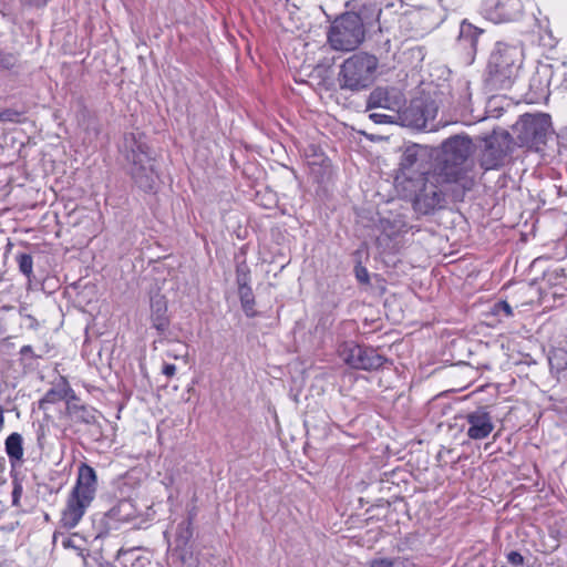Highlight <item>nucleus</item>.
<instances>
[{"label": "nucleus", "mask_w": 567, "mask_h": 567, "mask_svg": "<svg viewBox=\"0 0 567 567\" xmlns=\"http://www.w3.org/2000/svg\"><path fill=\"white\" fill-rule=\"evenodd\" d=\"M396 117L403 126L421 130L426 127L429 114L421 101H412L410 105L400 109Z\"/></svg>", "instance_id": "nucleus-15"}, {"label": "nucleus", "mask_w": 567, "mask_h": 567, "mask_svg": "<svg viewBox=\"0 0 567 567\" xmlns=\"http://www.w3.org/2000/svg\"><path fill=\"white\" fill-rule=\"evenodd\" d=\"M369 567H410V563L403 557H378L369 561Z\"/></svg>", "instance_id": "nucleus-22"}, {"label": "nucleus", "mask_w": 567, "mask_h": 567, "mask_svg": "<svg viewBox=\"0 0 567 567\" xmlns=\"http://www.w3.org/2000/svg\"><path fill=\"white\" fill-rule=\"evenodd\" d=\"M429 159V152L425 147L412 144L404 147L400 163L399 172L401 175L420 173L423 177L427 175L424 169V164Z\"/></svg>", "instance_id": "nucleus-12"}, {"label": "nucleus", "mask_w": 567, "mask_h": 567, "mask_svg": "<svg viewBox=\"0 0 567 567\" xmlns=\"http://www.w3.org/2000/svg\"><path fill=\"white\" fill-rule=\"evenodd\" d=\"M481 33L482 31L478 28L463 21L461 23L460 34L457 38L460 47L465 50H470V54L474 55Z\"/></svg>", "instance_id": "nucleus-17"}, {"label": "nucleus", "mask_w": 567, "mask_h": 567, "mask_svg": "<svg viewBox=\"0 0 567 567\" xmlns=\"http://www.w3.org/2000/svg\"><path fill=\"white\" fill-rule=\"evenodd\" d=\"M512 151L511 134L508 132H493L484 141V150L480 158V165L485 171L503 165Z\"/></svg>", "instance_id": "nucleus-9"}, {"label": "nucleus", "mask_w": 567, "mask_h": 567, "mask_svg": "<svg viewBox=\"0 0 567 567\" xmlns=\"http://www.w3.org/2000/svg\"><path fill=\"white\" fill-rule=\"evenodd\" d=\"M435 181L441 183L436 184L430 179H394L396 188H413L416 192L413 196V207L423 215L443 208L447 198L453 202L462 200L467 188L465 184L460 188V179Z\"/></svg>", "instance_id": "nucleus-1"}, {"label": "nucleus", "mask_w": 567, "mask_h": 567, "mask_svg": "<svg viewBox=\"0 0 567 567\" xmlns=\"http://www.w3.org/2000/svg\"><path fill=\"white\" fill-rule=\"evenodd\" d=\"M524 60L523 49L499 41L495 44L487 64L486 83L491 90H508L516 82Z\"/></svg>", "instance_id": "nucleus-2"}, {"label": "nucleus", "mask_w": 567, "mask_h": 567, "mask_svg": "<svg viewBox=\"0 0 567 567\" xmlns=\"http://www.w3.org/2000/svg\"><path fill=\"white\" fill-rule=\"evenodd\" d=\"M151 322L161 334H164L169 327L167 316V300L165 296L155 293L151 297Z\"/></svg>", "instance_id": "nucleus-16"}, {"label": "nucleus", "mask_w": 567, "mask_h": 567, "mask_svg": "<svg viewBox=\"0 0 567 567\" xmlns=\"http://www.w3.org/2000/svg\"><path fill=\"white\" fill-rule=\"evenodd\" d=\"M565 184L557 185V192L559 196H567V179H563Z\"/></svg>", "instance_id": "nucleus-37"}, {"label": "nucleus", "mask_w": 567, "mask_h": 567, "mask_svg": "<svg viewBox=\"0 0 567 567\" xmlns=\"http://www.w3.org/2000/svg\"><path fill=\"white\" fill-rule=\"evenodd\" d=\"M19 270L22 275L28 278L30 282L33 278V259L30 254L21 252L16 257Z\"/></svg>", "instance_id": "nucleus-24"}, {"label": "nucleus", "mask_w": 567, "mask_h": 567, "mask_svg": "<svg viewBox=\"0 0 567 567\" xmlns=\"http://www.w3.org/2000/svg\"><path fill=\"white\" fill-rule=\"evenodd\" d=\"M493 312L497 316L504 315L505 317L513 316V309L507 301H498L493 307Z\"/></svg>", "instance_id": "nucleus-29"}, {"label": "nucleus", "mask_w": 567, "mask_h": 567, "mask_svg": "<svg viewBox=\"0 0 567 567\" xmlns=\"http://www.w3.org/2000/svg\"><path fill=\"white\" fill-rule=\"evenodd\" d=\"M365 29L361 17L346 12L338 17L328 32V42L336 51H353L364 40Z\"/></svg>", "instance_id": "nucleus-6"}, {"label": "nucleus", "mask_w": 567, "mask_h": 567, "mask_svg": "<svg viewBox=\"0 0 567 567\" xmlns=\"http://www.w3.org/2000/svg\"><path fill=\"white\" fill-rule=\"evenodd\" d=\"M472 141L466 136H453L442 145L440 157L441 177H460L471 166Z\"/></svg>", "instance_id": "nucleus-7"}, {"label": "nucleus", "mask_w": 567, "mask_h": 567, "mask_svg": "<svg viewBox=\"0 0 567 567\" xmlns=\"http://www.w3.org/2000/svg\"><path fill=\"white\" fill-rule=\"evenodd\" d=\"M385 223H388V221L386 220H381V225H382L384 230H385V226H384Z\"/></svg>", "instance_id": "nucleus-41"}, {"label": "nucleus", "mask_w": 567, "mask_h": 567, "mask_svg": "<svg viewBox=\"0 0 567 567\" xmlns=\"http://www.w3.org/2000/svg\"><path fill=\"white\" fill-rule=\"evenodd\" d=\"M554 134L551 120L545 113H526L512 126L511 141L528 150L540 152Z\"/></svg>", "instance_id": "nucleus-4"}, {"label": "nucleus", "mask_w": 567, "mask_h": 567, "mask_svg": "<svg viewBox=\"0 0 567 567\" xmlns=\"http://www.w3.org/2000/svg\"><path fill=\"white\" fill-rule=\"evenodd\" d=\"M236 282L238 290L250 287V269L246 262H240L236 268Z\"/></svg>", "instance_id": "nucleus-25"}, {"label": "nucleus", "mask_w": 567, "mask_h": 567, "mask_svg": "<svg viewBox=\"0 0 567 567\" xmlns=\"http://www.w3.org/2000/svg\"><path fill=\"white\" fill-rule=\"evenodd\" d=\"M64 399V393L62 390L51 389L40 401V408H44L45 404H53Z\"/></svg>", "instance_id": "nucleus-26"}, {"label": "nucleus", "mask_w": 567, "mask_h": 567, "mask_svg": "<svg viewBox=\"0 0 567 567\" xmlns=\"http://www.w3.org/2000/svg\"><path fill=\"white\" fill-rule=\"evenodd\" d=\"M404 104L405 97L396 89L377 87L368 99V109H384L395 114Z\"/></svg>", "instance_id": "nucleus-14"}, {"label": "nucleus", "mask_w": 567, "mask_h": 567, "mask_svg": "<svg viewBox=\"0 0 567 567\" xmlns=\"http://www.w3.org/2000/svg\"><path fill=\"white\" fill-rule=\"evenodd\" d=\"M96 485L97 478L94 468L82 463L78 470L76 483L69 494L65 507L61 513V527L72 529L78 526L95 497Z\"/></svg>", "instance_id": "nucleus-3"}, {"label": "nucleus", "mask_w": 567, "mask_h": 567, "mask_svg": "<svg viewBox=\"0 0 567 567\" xmlns=\"http://www.w3.org/2000/svg\"><path fill=\"white\" fill-rule=\"evenodd\" d=\"M370 118H371L374 123H378V124H382V123H394V122H398V117H396V114H395V113H392V114H385V113H379V112H375V113H371V114H370Z\"/></svg>", "instance_id": "nucleus-28"}, {"label": "nucleus", "mask_w": 567, "mask_h": 567, "mask_svg": "<svg viewBox=\"0 0 567 567\" xmlns=\"http://www.w3.org/2000/svg\"><path fill=\"white\" fill-rule=\"evenodd\" d=\"M22 436L21 434L14 432L11 433L4 442L6 453L9 460L13 462H20L23 457V446H22Z\"/></svg>", "instance_id": "nucleus-21"}, {"label": "nucleus", "mask_w": 567, "mask_h": 567, "mask_svg": "<svg viewBox=\"0 0 567 567\" xmlns=\"http://www.w3.org/2000/svg\"><path fill=\"white\" fill-rule=\"evenodd\" d=\"M241 307L246 316L254 317L255 312V297L251 288H241L238 290Z\"/></svg>", "instance_id": "nucleus-23"}, {"label": "nucleus", "mask_w": 567, "mask_h": 567, "mask_svg": "<svg viewBox=\"0 0 567 567\" xmlns=\"http://www.w3.org/2000/svg\"><path fill=\"white\" fill-rule=\"evenodd\" d=\"M162 373L167 377V378H172L175 375L176 373V367L175 364H171V363H165L163 365V369H162Z\"/></svg>", "instance_id": "nucleus-35"}, {"label": "nucleus", "mask_w": 567, "mask_h": 567, "mask_svg": "<svg viewBox=\"0 0 567 567\" xmlns=\"http://www.w3.org/2000/svg\"><path fill=\"white\" fill-rule=\"evenodd\" d=\"M23 493V487L20 483L14 482L13 491H12V505L18 506L20 498Z\"/></svg>", "instance_id": "nucleus-32"}, {"label": "nucleus", "mask_w": 567, "mask_h": 567, "mask_svg": "<svg viewBox=\"0 0 567 567\" xmlns=\"http://www.w3.org/2000/svg\"><path fill=\"white\" fill-rule=\"evenodd\" d=\"M193 537L192 519L183 520L177 526L176 543L177 549L181 550V558L186 561L187 546Z\"/></svg>", "instance_id": "nucleus-20"}, {"label": "nucleus", "mask_w": 567, "mask_h": 567, "mask_svg": "<svg viewBox=\"0 0 567 567\" xmlns=\"http://www.w3.org/2000/svg\"><path fill=\"white\" fill-rule=\"evenodd\" d=\"M355 272H357V278L360 282L365 284L369 281V274L365 268L357 267Z\"/></svg>", "instance_id": "nucleus-34"}, {"label": "nucleus", "mask_w": 567, "mask_h": 567, "mask_svg": "<svg viewBox=\"0 0 567 567\" xmlns=\"http://www.w3.org/2000/svg\"><path fill=\"white\" fill-rule=\"evenodd\" d=\"M548 362L550 371L557 375L558 379L567 378V350L564 348H556L549 352Z\"/></svg>", "instance_id": "nucleus-19"}, {"label": "nucleus", "mask_w": 567, "mask_h": 567, "mask_svg": "<svg viewBox=\"0 0 567 567\" xmlns=\"http://www.w3.org/2000/svg\"><path fill=\"white\" fill-rule=\"evenodd\" d=\"M378 59L365 52H359L343 61L339 72L341 89L359 91L370 86L375 80Z\"/></svg>", "instance_id": "nucleus-5"}, {"label": "nucleus", "mask_w": 567, "mask_h": 567, "mask_svg": "<svg viewBox=\"0 0 567 567\" xmlns=\"http://www.w3.org/2000/svg\"><path fill=\"white\" fill-rule=\"evenodd\" d=\"M4 417H3V410L0 408V429L3 426Z\"/></svg>", "instance_id": "nucleus-40"}, {"label": "nucleus", "mask_w": 567, "mask_h": 567, "mask_svg": "<svg viewBox=\"0 0 567 567\" xmlns=\"http://www.w3.org/2000/svg\"><path fill=\"white\" fill-rule=\"evenodd\" d=\"M132 551V549H123L121 548L118 551H117V557H121L123 555H126L127 553Z\"/></svg>", "instance_id": "nucleus-39"}, {"label": "nucleus", "mask_w": 567, "mask_h": 567, "mask_svg": "<svg viewBox=\"0 0 567 567\" xmlns=\"http://www.w3.org/2000/svg\"><path fill=\"white\" fill-rule=\"evenodd\" d=\"M20 113L12 109H7L0 112L1 122H18Z\"/></svg>", "instance_id": "nucleus-30"}, {"label": "nucleus", "mask_w": 567, "mask_h": 567, "mask_svg": "<svg viewBox=\"0 0 567 567\" xmlns=\"http://www.w3.org/2000/svg\"><path fill=\"white\" fill-rule=\"evenodd\" d=\"M124 147L127 151V159L132 162V177H150L154 174V165L148 156V147L135 134L125 135Z\"/></svg>", "instance_id": "nucleus-10"}, {"label": "nucleus", "mask_w": 567, "mask_h": 567, "mask_svg": "<svg viewBox=\"0 0 567 567\" xmlns=\"http://www.w3.org/2000/svg\"><path fill=\"white\" fill-rule=\"evenodd\" d=\"M340 358L346 364L358 370H377L383 365L385 359L371 347L346 341L338 349Z\"/></svg>", "instance_id": "nucleus-8"}, {"label": "nucleus", "mask_w": 567, "mask_h": 567, "mask_svg": "<svg viewBox=\"0 0 567 567\" xmlns=\"http://www.w3.org/2000/svg\"><path fill=\"white\" fill-rule=\"evenodd\" d=\"M18 58L10 52L0 51V69L10 70L16 66Z\"/></svg>", "instance_id": "nucleus-27"}, {"label": "nucleus", "mask_w": 567, "mask_h": 567, "mask_svg": "<svg viewBox=\"0 0 567 567\" xmlns=\"http://www.w3.org/2000/svg\"><path fill=\"white\" fill-rule=\"evenodd\" d=\"M523 11L520 0H483L481 13L494 23L514 21Z\"/></svg>", "instance_id": "nucleus-11"}, {"label": "nucleus", "mask_w": 567, "mask_h": 567, "mask_svg": "<svg viewBox=\"0 0 567 567\" xmlns=\"http://www.w3.org/2000/svg\"><path fill=\"white\" fill-rule=\"evenodd\" d=\"M507 560L508 563L515 566H520L524 564V557L522 556V554L514 550L507 554Z\"/></svg>", "instance_id": "nucleus-33"}, {"label": "nucleus", "mask_w": 567, "mask_h": 567, "mask_svg": "<svg viewBox=\"0 0 567 567\" xmlns=\"http://www.w3.org/2000/svg\"><path fill=\"white\" fill-rule=\"evenodd\" d=\"M188 350L186 344H178V349L167 351V357L173 359L187 358Z\"/></svg>", "instance_id": "nucleus-31"}, {"label": "nucleus", "mask_w": 567, "mask_h": 567, "mask_svg": "<svg viewBox=\"0 0 567 567\" xmlns=\"http://www.w3.org/2000/svg\"><path fill=\"white\" fill-rule=\"evenodd\" d=\"M467 425L466 435L474 441H481L489 436L494 430L491 413L486 408H478L465 415Z\"/></svg>", "instance_id": "nucleus-13"}, {"label": "nucleus", "mask_w": 567, "mask_h": 567, "mask_svg": "<svg viewBox=\"0 0 567 567\" xmlns=\"http://www.w3.org/2000/svg\"><path fill=\"white\" fill-rule=\"evenodd\" d=\"M50 0H21V2L29 7H44Z\"/></svg>", "instance_id": "nucleus-36"}, {"label": "nucleus", "mask_w": 567, "mask_h": 567, "mask_svg": "<svg viewBox=\"0 0 567 567\" xmlns=\"http://www.w3.org/2000/svg\"><path fill=\"white\" fill-rule=\"evenodd\" d=\"M52 543L53 546H56L60 543L64 549H73L79 556H83L86 542L76 533L68 536L61 532H55L52 537Z\"/></svg>", "instance_id": "nucleus-18"}, {"label": "nucleus", "mask_w": 567, "mask_h": 567, "mask_svg": "<svg viewBox=\"0 0 567 567\" xmlns=\"http://www.w3.org/2000/svg\"><path fill=\"white\" fill-rule=\"evenodd\" d=\"M44 437V429L42 426L38 430V441L41 443L42 439Z\"/></svg>", "instance_id": "nucleus-38"}]
</instances>
